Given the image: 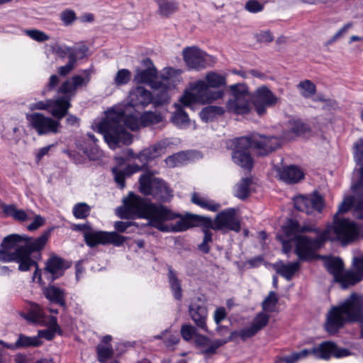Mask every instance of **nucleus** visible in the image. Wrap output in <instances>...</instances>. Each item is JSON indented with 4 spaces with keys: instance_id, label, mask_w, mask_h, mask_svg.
Returning a JSON list of instances; mask_svg holds the SVG:
<instances>
[{
    "instance_id": "nucleus-1",
    "label": "nucleus",
    "mask_w": 363,
    "mask_h": 363,
    "mask_svg": "<svg viewBox=\"0 0 363 363\" xmlns=\"http://www.w3.org/2000/svg\"><path fill=\"white\" fill-rule=\"evenodd\" d=\"M50 236V230L43 233L37 238L26 235L11 234L5 237L0 245V262L18 263V270L27 272L32 267L35 268L32 279H38L40 285L45 282L42 279V270L38 268V263L31 259L32 253L42 250Z\"/></svg>"
},
{
    "instance_id": "nucleus-2",
    "label": "nucleus",
    "mask_w": 363,
    "mask_h": 363,
    "mask_svg": "<svg viewBox=\"0 0 363 363\" xmlns=\"http://www.w3.org/2000/svg\"><path fill=\"white\" fill-rule=\"evenodd\" d=\"M280 139L276 136H267L253 133L230 140L228 146L233 150L232 159L235 164L243 169L250 170L253 159L250 149L252 148L258 156H266L280 146Z\"/></svg>"
},
{
    "instance_id": "nucleus-3",
    "label": "nucleus",
    "mask_w": 363,
    "mask_h": 363,
    "mask_svg": "<svg viewBox=\"0 0 363 363\" xmlns=\"http://www.w3.org/2000/svg\"><path fill=\"white\" fill-rule=\"evenodd\" d=\"M140 123L134 115L119 112L107 116L99 123L97 128L108 147L115 150L121 145H129L132 143L133 135L125 128L136 130Z\"/></svg>"
},
{
    "instance_id": "nucleus-4",
    "label": "nucleus",
    "mask_w": 363,
    "mask_h": 363,
    "mask_svg": "<svg viewBox=\"0 0 363 363\" xmlns=\"http://www.w3.org/2000/svg\"><path fill=\"white\" fill-rule=\"evenodd\" d=\"M206 82L199 80L191 84V91L186 92L180 99L184 106L190 107L195 103L211 104L223 96V91H213L209 87L217 88L224 85L225 84V77L211 72L206 75Z\"/></svg>"
},
{
    "instance_id": "nucleus-5",
    "label": "nucleus",
    "mask_w": 363,
    "mask_h": 363,
    "mask_svg": "<svg viewBox=\"0 0 363 363\" xmlns=\"http://www.w3.org/2000/svg\"><path fill=\"white\" fill-rule=\"evenodd\" d=\"M315 233L317 236L312 239L307 236H295V253L301 261L311 259L316 250L321 248L330 239V229L321 231L314 223H304L300 225V233Z\"/></svg>"
},
{
    "instance_id": "nucleus-6",
    "label": "nucleus",
    "mask_w": 363,
    "mask_h": 363,
    "mask_svg": "<svg viewBox=\"0 0 363 363\" xmlns=\"http://www.w3.org/2000/svg\"><path fill=\"white\" fill-rule=\"evenodd\" d=\"M123 207L121 206L118 209V215L121 218L128 219L135 216L145 218L151 226H153L157 217L165 213L162 208V205L149 203L146 199L131 191L123 199Z\"/></svg>"
},
{
    "instance_id": "nucleus-7",
    "label": "nucleus",
    "mask_w": 363,
    "mask_h": 363,
    "mask_svg": "<svg viewBox=\"0 0 363 363\" xmlns=\"http://www.w3.org/2000/svg\"><path fill=\"white\" fill-rule=\"evenodd\" d=\"M86 75L83 77L80 75H74L71 78L65 81L57 89V93L59 96L55 99H50V113L56 119L60 121L68 113L71 107V100L76 94V90L79 86H86L90 81L89 74L85 71Z\"/></svg>"
},
{
    "instance_id": "nucleus-8",
    "label": "nucleus",
    "mask_w": 363,
    "mask_h": 363,
    "mask_svg": "<svg viewBox=\"0 0 363 363\" xmlns=\"http://www.w3.org/2000/svg\"><path fill=\"white\" fill-rule=\"evenodd\" d=\"M354 160L359 169V178L357 183L352 185L354 196H349L344 199L339 206L338 213L347 212L354 206V216L359 219L363 218V140H359L355 145Z\"/></svg>"
},
{
    "instance_id": "nucleus-9",
    "label": "nucleus",
    "mask_w": 363,
    "mask_h": 363,
    "mask_svg": "<svg viewBox=\"0 0 363 363\" xmlns=\"http://www.w3.org/2000/svg\"><path fill=\"white\" fill-rule=\"evenodd\" d=\"M325 267L333 274L334 281L346 289L363 279V257L353 259L352 269L343 272L344 264L339 257H331L326 259Z\"/></svg>"
},
{
    "instance_id": "nucleus-10",
    "label": "nucleus",
    "mask_w": 363,
    "mask_h": 363,
    "mask_svg": "<svg viewBox=\"0 0 363 363\" xmlns=\"http://www.w3.org/2000/svg\"><path fill=\"white\" fill-rule=\"evenodd\" d=\"M162 208L165 213L157 217L153 224V227L160 231L177 233L185 231L196 225H202V220L196 217L203 216L187 213L186 216L181 217L179 213H173L163 205Z\"/></svg>"
},
{
    "instance_id": "nucleus-11",
    "label": "nucleus",
    "mask_w": 363,
    "mask_h": 363,
    "mask_svg": "<svg viewBox=\"0 0 363 363\" xmlns=\"http://www.w3.org/2000/svg\"><path fill=\"white\" fill-rule=\"evenodd\" d=\"M354 293L352 294L340 305L333 306L328 311L325 324L329 334H335L347 323H352L350 316L353 314Z\"/></svg>"
},
{
    "instance_id": "nucleus-12",
    "label": "nucleus",
    "mask_w": 363,
    "mask_h": 363,
    "mask_svg": "<svg viewBox=\"0 0 363 363\" xmlns=\"http://www.w3.org/2000/svg\"><path fill=\"white\" fill-rule=\"evenodd\" d=\"M202 220V226L215 230H230L239 233L240 222L236 216V209L228 208L218 213L213 220L210 217H196Z\"/></svg>"
},
{
    "instance_id": "nucleus-13",
    "label": "nucleus",
    "mask_w": 363,
    "mask_h": 363,
    "mask_svg": "<svg viewBox=\"0 0 363 363\" xmlns=\"http://www.w3.org/2000/svg\"><path fill=\"white\" fill-rule=\"evenodd\" d=\"M140 191L144 195H150L160 201H167L172 196V191L165 182L154 176V173L146 172L139 178Z\"/></svg>"
},
{
    "instance_id": "nucleus-14",
    "label": "nucleus",
    "mask_w": 363,
    "mask_h": 363,
    "mask_svg": "<svg viewBox=\"0 0 363 363\" xmlns=\"http://www.w3.org/2000/svg\"><path fill=\"white\" fill-rule=\"evenodd\" d=\"M230 89L232 96L226 103L228 111L236 114L248 113L250 109L251 95L247 86L245 84H236L231 85Z\"/></svg>"
},
{
    "instance_id": "nucleus-15",
    "label": "nucleus",
    "mask_w": 363,
    "mask_h": 363,
    "mask_svg": "<svg viewBox=\"0 0 363 363\" xmlns=\"http://www.w3.org/2000/svg\"><path fill=\"white\" fill-rule=\"evenodd\" d=\"M26 118L30 127L34 129L38 135L56 134L61 126L60 121L45 116L42 113H26Z\"/></svg>"
},
{
    "instance_id": "nucleus-16",
    "label": "nucleus",
    "mask_w": 363,
    "mask_h": 363,
    "mask_svg": "<svg viewBox=\"0 0 363 363\" xmlns=\"http://www.w3.org/2000/svg\"><path fill=\"white\" fill-rule=\"evenodd\" d=\"M84 242L87 246L94 248L99 245H106L111 244L114 246H121L126 238L115 231H89L84 233Z\"/></svg>"
},
{
    "instance_id": "nucleus-17",
    "label": "nucleus",
    "mask_w": 363,
    "mask_h": 363,
    "mask_svg": "<svg viewBox=\"0 0 363 363\" xmlns=\"http://www.w3.org/2000/svg\"><path fill=\"white\" fill-rule=\"evenodd\" d=\"M330 233L333 232L342 245L352 242L358 234V230L354 223L346 218H338L334 216V225L328 226Z\"/></svg>"
},
{
    "instance_id": "nucleus-18",
    "label": "nucleus",
    "mask_w": 363,
    "mask_h": 363,
    "mask_svg": "<svg viewBox=\"0 0 363 363\" xmlns=\"http://www.w3.org/2000/svg\"><path fill=\"white\" fill-rule=\"evenodd\" d=\"M251 101L259 116L266 113L267 108L275 106L279 99L267 87L261 86L251 95Z\"/></svg>"
},
{
    "instance_id": "nucleus-19",
    "label": "nucleus",
    "mask_w": 363,
    "mask_h": 363,
    "mask_svg": "<svg viewBox=\"0 0 363 363\" xmlns=\"http://www.w3.org/2000/svg\"><path fill=\"white\" fill-rule=\"evenodd\" d=\"M184 60L187 66L196 70L212 65L214 57L196 47H188L183 50Z\"/></svg>"
},
{
    "instance_id": "nucleus-20",
    "label": "nucleus",
    "mask_w": 363,
    "mask_h": 363,
    "mask_svg": "<svg viewBox=\"0 0 363 363\" xmlns=\"http://www.w3.org/2000/svg\"><path fill=\"white\" fill-rule=\"evenodd\" d=\"M69 267L70 263L68 261L56 255H52L45 262L44 277L49 283H53L55 280L62 277Z\"/></svg>"
},
{
    "instance_id": "nucleus-21",
    "label": "nucleus",
    "mask_w": 363,
    "mask_h": 363,
    "mask_svg": "<svg viewBox=\"0 0 363 363\" xmlns=\"http://www.w3.org/2000/svg\"><path fill=\"white\" fill-rule=\"evenodd\" d=\"M294 204L296 209L309 215L314 211L321 212L324 202L323 197L318 192H314L310 196L296 197L294 199Z\"/></svg>"
},
{
    "instance_id": "nucleus-22",
    "label": "nucleus",
    "mask_w": 363,
    "mask_h": 363,
    "mask_svg": "<svg viewBox=\"0 0 363 363\" xmlns=\"http://www.w3.org/2000/svg\"><path fill=\"white\" fill-rule=\"evenodd\" d=\"M189 313L196 326L202 329L203 331H207L206 320L207 318L208 311L202 298L196 297L191 299V303L189 306Z\"/></svg>"
},
{
    "instance_id": "nucleus-23",
    "label": "nucleus",
    "mask_w": 363,
    "mask_h": 363,
    "mask_svg": "<svg viewBox=\"0 0 363 363\" xmlns=\"http://www.w3.org/2000/svg\"><path fill=\"white\" fill-rule=\"evenodd\" d=\"M153 101V96L150 91L142 86L133 89L128 96V104L134 109H143Z\"/></svg>"
},
{
    "instance_id": "nucleus-24",
    "label": "nucleus",
    "mask_w": 363,
    "mask_h": 363,
    "mask_svg": "<svg viewBox=\"0 0 363 363\" xmlns=\"http://www.w3.org/2000/svg\"><path fill=\"white\" fill-rule=\"evenodd\" d=\"M142 63L147 67L144 69H138L134 77V80L138 83H145L155 86V82L157 76V71L150 58L143 60Z\"/></svg>"
},
{
    "instance_id": "nucleus-25",
    "label": "nucleus",
    "mask_w": 363,
    "mask_h": 363,
    "mask_svg": "<svg viewBox=\"0 0 363 363\" xmlns=\"http://www.w3.org/2000/svg\"><path fill=\"white\" fill-rule=\"evenodd\" d=\"M314 356L323 359H328L331 355L335 357H345L349 354V351L346 349H339L335 344L332 342H324L318 347H314L313 350Z\"/></svg>"
},
{
    "instance_id": "nucleus-26",
    "label": "nucleus",
    "mask_w": 363,
    "mask_h": 363,
    "mask_svg": "<svg viewBox=\"0 0 363 363\" xmlns=\"http://www.w3.org/2000/svg\"><path fill=\"white\" fill-rule=\"evenodd\" d=\"M231 340V337L227 339H218L212 341L208 337L198 335H196L195 342L196 345L201 349V353L208 356H211L216 353L217 350Z\"/></svg>"
},
{
    "instance_id": "nucleus-27",
    "label": "nucleus",
    "mask_w": 363,
    "mask_h": 363,
    "mask_svg": "<svg viewBox=\"0 0 363 363\" xmlns=\"http://www.w3.org/2000/svg\"><path fill=\"white\" fill-rule=\"evenodd\" d=\"M279 179L286 184H295L303 178V172L296 166L290 165L277 170Z\"/></svg>"
},
{
    "instance_id": "nucleus-28",
    "label": "nucleus",
    "mask_w": 363,
    "mask_h": 363,
    "mask_svg": "<svg viewBox=\"0 0 363 363\" xmlns=\"http://www.w3.org/2000/svg\"><path fill=\"white\" fill-rule=\"evenodd\" d=\"M45 297L51 303L57 304L63 308L66 307L65 292L64 289L49 283L48 286L43 289Z\"/></svg>"
},
{
    "instance_id": "nucleus-29",
    "label": "nucleus",
    "mask_w": 363,
    "mask_h": 363,
    "mask_svg": "<svg viewBox=\"0 0 363 363\" xmlns=\"http://www.w3.org/2000/svg\"><path fill=\"white\" fill-rule=\"evenodd\" d=\"M191 201L193 203L200 206L202 208L208 210L212 212L218 211L221 206L218 203H216L207 197L200 196L197 193H194L191 196Z\"/></svg>"
},
{
    "instance_id": "nucleus-30",
    "label": "nucleus",
    "mask_w": 363,
    "mask_h": 363,
    "mask_svg": "<svg viewBox=\"0 0 363 363\" xmlns=\"http://www.w3.org/2000/svg\"><path fill=\"white\" fill-rule=\"evenodd\" d=\"M225 112V110L221 106H208L204 107L199 113L201 119L208 123L212 121L218 116H222Z\"/></svg>"
},
{
    "instance_id": "nucleus-31",
    "label": "nucleus",
    "mask_w": 363,
    "mask_h": 363,
    "mask_svg": "<svg viewBox=\"0 0 363 363\" xmlns=\"http://www.w3.org/2000/svg\"><path fill=\"white\" fill-rule=\"evenodd\" d=\"M353 314L350 316L352 323H359L363 327V295L354 293Z\"/></svg>"
},
{
    "instance_id": "nucleus-32",
    "label": "nucleus",
    "mask_w": 363,
    "mask_h": 363,
    "mask_svg": "<svg viewBox=\"0 0 363 363\" xmlns=\"http://www.w3.org/2000/svg\"><path fill=\"white\" fill-rule=\"evenodd\" d=\"M299 268L300 263L298 261H296L288 264H281L276 269V272L287 281H290Z\"/></svg>"
},
{
    "instance_id": "nucleus-33",
    "label": "nucleus",
    "mask_w": 363,
    "mask_h": 363,
    "mask_svg": "<svg viewBox=\"0 0 363 363\" xmlns=\"http://www.w3.org/2000/svg\"><path fill=\"white\" fill-rule=\"evenodd\" d=\"M168 281L174 298L179 301L181 300L182 298L181 283L170 267L168 268Z\"/></svg>"
},
{
    "instance_id": "nucleus-34",
    "label": "nucleus",
    "mask_w": 363,
    "mask_h": 363,
    "mask_svg": "<svg viewBox=\"0 0 363 363\" xmlns=\"http://www.w3.org/2000/svg\"><path fill=\"white\" fill-rule=\"evenodd\" d=\"M252 184L250 178H243L235 186L234 195L242 200L247 199L250 194V186Z\"/></svg>"
},
{
    "instance_id": "nucleus-35",
    "label": "nucleus",
    "mask_w": 363,
    "mask_h": 363,
    "mask_svg": "<svg viewBox=\"0 0 363 363\" xmlns=\"http://www.w3.org/2000/svg\"><path fill=\"white\" fill-rule=\"evenodd\" d=\"M171 121L177 127L184 128L189 125V118L182 108H178L171 117Z\"/></svg>"
},
{
    "instance_id": "nucleus-36",
    "label": "nucleus",
    "mask_w": 363,
    "mask_h": 363,
    "mask_svg": "<svg viewBox=\"0 0 363 363\" xmlns=\"http://www.w3.org/2000/svg\"><path fill=\"white\" fill-rule=\"evenodd\" d=\"M23 318L33 323H40L43 321L45 314L43 309L37 304L31 306L30 309L27 314L23 315Z\"/></svg>"
},
{
    "instance_id": "nucleus-37",
    "label": "nucleus",
    "mask_w": 363,
    "mask_h": 363,
    "mask_svg": "<svg viewBox=\"0 0 363 363\" xmlns=\"http://www.w3.org/2000/svg\"><path fill=\"white\" fill-rule=\"evenodd\" d=\"M284 236L287 238H292L295 242V236H300V224L298 221L289 219L286 225L283 227Z\"/></svg>"
},
{
    "instance_id": "nucleus-38",
    "label": "nucleus",
    "mask_w": 363,
    "mask_h": 363,
    "mask_svg": "<svg viewBox=\"0 0 363 363\" xmlns=\"http://www.w3.org/2000/svg\"><path fill=\"white\" fill-rule=\"evenodd\" d=\"M159 6V12L161 15L168 16L174 13L177 9V4L174 1L157 0Z\"/></svg>"
},
{
    "instance_id": "nucleus-39",
    "label": "nucleus",
    "mask_w": 363,
    "mask_h": 363,
    "mask_svg": "<svg viewBox=\"0 0 363 363\" xmlns=\"http://www.w3.org/2000/svg\"><path fill=\"white\" fill-rule=\"evenodd\" d=\"M42 345V341L37 337H28L24 335H20L16 342V347H38Z\"/></svg>"
},
{
    "instance_id": "nucleus-40",
    "label": "nucleus",
    "mask_w": 363,
    "mask_h": 363,
    "mask_svg": "<svg viewBox=\"0 0 363 363\" xmlns=\"http://www.w3.org/2000/svg\"><path fill=\"white\" fill-rule=\"evenodd\" d=\"M170 145H172V142L166 138L150 146L147 150H150V153H151V156L154 159L164 154L167 147Z\"/></svg>"
},
{
    "instance_id": "nucleus-41",
    "label": "nucleus",
    "mask_w": 363,
    "mask_h": 363,
    "mask_svg": "<svg viewBox=\"0 0 363 363\" xmlns=\"http://www.w3.org/2000/svg\"><path fill=\"white\" fill-rule=\"evenodd\" d=\"M162 120L160 114L154 112H145L140 116V124L143 127L155 125L161 122Z\"/></svg>"
},
{
    "instance_id": "nucleus-42",
    "label": "nucleus",
    "mask_w": 363,
    "mask_h": 363,
    "mask_svg": "<svg viewBox=\"0 0 363 363\" xmlns=\"http://www.w3.org/2000/svg\"><path fill=\"white\" fill-rule=\"evenodd\" d=\"M155 103L157 105H162L169 101V95L166 87H162L161 83H157L155 86Z\"/></svg>"
},
{
    "instance_id": "nucleus-43",
    "label": "nucleus",
    "mask_w": 363,
    "mask_h": 363,
    "mask_svg": "<svg viewBox=\"0 0 363 363\" xmlns=\"http://www.w3.org/2000/svg\"><path fill=\"white\" fill-rule=\"evenodd\" d=\"M277 303L278 297L277 294L273 291H269L268 296L262 303V309L266 312L272 313L275 311Z\"/></svg>"
},
{
    "instance_id": "nucleus-44",
    "label": "nucleus",
    "mask_w": 363,
    "mask_h": 363,
    "mask_svg": "<svg viewBox=\"0 0 363 363\" xmlns=\"http://www.w3.org/2000/svg\"><path fill=\"white\" fill-rule=\"evenodd\" d=\"M89 48L84 44H80L71 47V52L69 53V60L74 59L73 62L77 64L78 60L84 58Z\"/></svg>"
},
{
    "instance_id": "nucleus-45",
    "label": "nucleus",
    "mask_w": 363,
    "mask_h": 363,
    "mask_svg": "<svg viewBox=\"0 0 363 363\" xmlns=\"http://www.w3.org/2000/svg\"><path fill=\"white\" fill-rule=\"evenodd\" d=\"M298 89L300 90L301 94L304 98H309L315 94L316 88L315 85L310 80L306 79L301 82L297 85Z\"/></svg>"
},
{
    "instance_id": "nucleus-46",
    "label": "nucleus",
    "mask_w": 363,
    "mask_h": 363,
    "mask_svg": "<svg viewBox=\"0 0 363 363\" xmlns=\"http://www.w3.org/2000/svg\"><path fill=\"white\" fill-rule=\"evenodd\" d=\"M111 172L113 174L115 182L121 189H123L125 186V178L128 177L126 167L121 169L118 167H115L111 169Z\"/></svg>"
},
{
    "instance_id": "nucleus-47",
    "label": "nucleus",
    "mask_w": 363,
    "mask_h": 363,
    "mask_svg": "<svg viewBox=\"0 0 363 363\" xmlns=\"http://www.w3.org/2000/svg\"><path fill=\"white\" fill-rule=\"evenodd\" d=\"M4 212L18 220L24 221L28 218V216L24 211L16 209L13 205L4 206Z\"/></svg>"
},
{
    "instance_id": "nucleus-48",
    "label": "nucleus",
    "mask_w": 363,
    "mask_h": 363,
    "mask_svg": "<svg viewBox=\"0 0 363 363\" xmlns=\"http://www.w3.org/2000/svg\"><path fill=\"white\" fill-rule=\"evenodd\" d=\"M91 208L86 203H78L74 206L73 214L77 218H86L90 213Z\"/></svg>"
},
{
    "instance_id": "nucleus-49",
    "label": "nucleus",
    "mask_w": 363,
    "mask_h": 363,
    "mask_svg": "<svg viewBox=\"0 0 363 363\" xmlns=\"http://www.w3.org/2000/svg\"><path fill=\"white\" fill-rule=\"evenodd\" d=\"M131 79V72L127 69H119L114 78V83L117 86L128 84Z\"/></svg>"
},
{
    "instance_id": "nucleus-50",
    "label": "nucleus",
    "mask_w": 363,
    "mask_h": 363,
    "mask_svg": "<svg viewBox=\"0 0 363 363\" xmlns=\"http://www.w3.org/2000/svg\"><path fill=\"white\" fill-rule=\"evenodd\" d=\"M98 361L101 363H105L110 359L113 353L111 347H106L103 345H98L96 347Z\"/></svg>"
},
{
    "instance_id": "nucleus-51",
    "label": "nucleus",
    "mask_w": 363,
    "mask_h": 363,
    "mask_svg": "<svg viewBox=\"0 0 363 363\" xmlns=\"http://www.w3.org/2000/svg\"><path fill=\"white\" fill-rule=\"evenodd\" d=\"M211 228H203V232L204 233L202 242L199 245V250L203 253L208 254L210 251L208 243L212 242V233L210 231Z\"/></svg>"
},
{
    "instance_id": "nucleus-52",
    "label": "nucleus",
    "mask_w": 363,
    "mask_h": 363,
    "mask_svg": "<svg viewBox=\"0 0 363 363\" xmlns=\"http://www.w3.org/2000/svg\"><path fill=\"white\" fill-rule=\"evenodd\" d=\"M269 319V315L264 313H259L257 315L251 325L255 327L256 330L258 332L267 325Z\"/></svg>"
},
{
    "instance_id": "nucleus-53",
    "label": "nucleus",
    "mask_w": 363,
    "mask_h": 363,
    "mask_svg": "<svg viewBox=\"0 0 363 363\" xmlns=\"http://www.w3.org/2000/svg\"><path fill=\"white\" fill-rule=\"evenodd\" d=\"M25 32L30 38L40 43L46 41L50 38L49 35L45 32L37 29L26 30Z\"/></svg>"
},
{
    "instance_id": "nucleus-54",
    "label": "nucleus",
    "mask_w": 363,
    "mask_h": 363,
    "mask_svg": "<svg viewBox=\"0 0 363 363\" xmlns=\"http://www.w3.org/2000/svg\"><path fill=\"white\" fill-rule=\"evenodd\" d=\"M257 331L255 329V327L250 325L249 328H244L240 332L233 331L231 333L230 337H231V340L233 337L235 335H239L243 340L254 336Z\"/></svg>"
},
{
    "instance_id": "nucleus-55",
    "label": "nucleus",
    "mask_w": 363,
    "mask_h": 363,
    "mask_svg": "<svg viewBox=\"0 0 363 363\" xmlns=\"http://www.w3.org/2000/svg\"><path fill=\"white\" fill-rule=\"evenodd\" d=\"M76 18V14L72 10L67 9L60 14V19L65 26L72 24Z\"/></svg>"
},
{
    "instance_id": "nucleus-56",
    "label": "nucleus",
    "mask_w": 363,
    "mask_h": 363,
    "mask_svg": "<svg viewBox=\"0 0 363 363\" xmlns=\"http://www.w3.org/2000/svg\"><path fill=\"white\" fill-rule=\"evenodd\" d=\"M245 9L250 13H258L263 10L264 5L257 0H249L245 5Z\"/></svg>"
},
{
    "instance_id": "nucleus-57",
    "label": "nucleus",
    "mask_w": 363,
    "mask_h": 363,
    "mask_svg": "<svg viewBox=\"0 0 363 363\" xmlns=\"http://www.w3.org/2000/svg\"><path fill=\"white\" fill-rule=\"evenodd\" d=\"M53 53L57 55L60 58H65L66 56L69 57L71 52V47L67 45H55L52 48Z\"/></svg>"
},
{
    "instance_id": "nucleus-58",
    "label": "nucleus",
    "mask_w": 363,
    "mask_h": 363,
    "mask_svg": "<svg viewBox=\"0 0 363 363\" xmlns=\"http://www.w3.org/2000/svg\"><path fill=\"white\" fill-rule=\"evenodd\" d=\"M181 335L185 340L189 341L194 336L196 337V328L190 325H184L181 328Z\"/></svg>"
},
{
    "instance_id": "nucleus-59",
    "label": "nucleus",
    "mask_w": 363,
    "mask_h": 363,
    "mask_svg": "<svg viewBox=\"0 0 363 363\" xmlns=\"http://www.w3.org/2000/svg\"><path fill=\"white\" fill-rule=\"evenodd\" d=\"M60 82L59 77L56 74H52L49 79V82L46 86L43 89L42 94L46 95L48 92L52 91L56 89Z\"/></svg>"
},
{
    "instance_id": "nucleus-60",
    "label": "nucleus",
    "mask_w": 363,
    "mask_h": 363,
    "mask_svg": "<svg viewBox=\"0 0 363 363\" xmlns=\"http://www.w3.org/2000/svg\"><path fill=\"white\" fill-rule=\"evenodd\" d=\"M352 26V23H347L344 25L330 40H328L327 44L330 45L342 37L347 33L348 30L351 28Z\"/></svg>"
},
{
    "instance_id": "nucleus-61",
    "label": "nucleus",
    "mask_w": 363,
    "mask_h": 363,
    "mask_svg": "<svg viewBox=\"0 0 363 363\" xmlns=\"http://www.w3.org/2000/svg\"><path fill=\"white\" fill-rule=\"evenodd\" d=\"M50 99L44 101H39L37 102L31 103L28 105V108L30 111L40 110L43 111L46 110L50 112Z\"/></svg>"
},
{
    "instance_id": "nucleus-62",
    "label": "nucleus",
    "mask_w": 363,
    "mask_h": 363,
    "mask_svg": "<svg viewBox=\"0 0 363 363\" xmlns=\"http://www.w3.org/2000/svg\"><path fill=\"white\" fill-rule=\"evenodd\" d=\"M74 59L69 60L68 62L58 68V74L62 77H65L69 74L75 67L76 64L73 62Z\"/></svg>"
},
{
    "instance_id": "nucleus-63",
    "label": "nucleus",
    "mask_w": 363,
    "mask_h": 363,
    "mask_svg": "<svg viewBox=\"0 0 363 363\" xmlns=\"http://www.w3.org/2000/svg\"><path fill=\"white\" fill-rule=\"evenodd\" d=\"M135 159H138L141 162L142 166H145L146 163L153 158L151 156V153H150V150L146 148L136 155Z\"/></svg>"
},
{
    "instance_id": "nucleus-64",
    "label": "nucleus",
    "mask_w": 363,
    "mask_h": 363,
    "mask_svg": "<svg viewBox=\"0 0 363 363\" xmlns=\"http://www.w3.org/2000/svg\"><path fill=\"white\" fill-rule=\"evenodd\" d=\"M308 129V125L301 121H294L291 128V131L297 135L306 132Z\"/></svg>"
}]
</instances>
